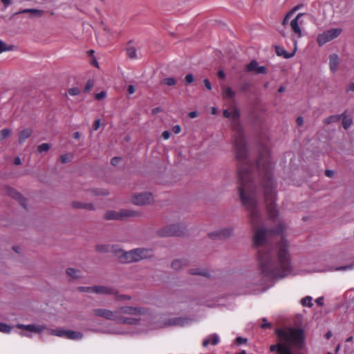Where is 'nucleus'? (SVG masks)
Masks as SVG:
<instances>
[{
	"instance_id": "13",
	"label": "nucleus",
	"mask_w": 354,
	"mask_h": 354,
	"mask_svg": "<svg viewBox=\"0 0 354 354\" xmlns=\"http://www.w3.org/2000/svg\"><path fill=\"white\" fill-rule=\"evenodd\" d=\"M183 227L179 224H174L158 231L160 236H178L182 233Z\"/></svg>"
},
{
	"instance_id": "36",
	"label": "nucleus",
	"mask_w": 354,
	"mask_h": 354,
	"mask_svg": "<svg viewBox=\"0 0 354 354\" xmlns=\"http://www.w3.org/2000/svg\"><path fill=\"white\" fill-rule=\"evenodd\" d=\"M190 273L192 274H198V275H202V276H207V271L203 270H201V269H198V268L192 269L190 270Z\"/></svg>"
},
{
	"instance_id": "24",
	"label": "nucleus",
	"mask_w": 354,
	"mask_h": 354,
	"mask_svg": "<svg viewBox=\"0 0 354 354\" xmlns=\"http://www.w3.org/2000/svg\"><path fill=\"white\" fill-rule=\"evenodd\" d=\"M66 274L72 279H77L81 276V272L79 270L72 268H69L66 270Z\"/></svg>"
},
{
	"instance_id": "23",
	"label": "nucleus",
	"mask_w": 354,
	"mask_h": 354,
	"mask_svg": "<svg viewBox=\"0 0 354 354\" xmlns=\"http://www.w3.org/2000/svg\"><path fill=\"white\" fill-rule=\"evenodd\" d=\"M15 48L14 45H8L3 41L0 39V53L7 51L14 50Z\"/></svg>"
},
{
	"instance_id": "61",
	"label": "nucleus",
	"mask_w": 354,
	"mask_h": 354,
	"mask_svg": "<svg viewBox=\"0 0 354 354\" xmlns=\"http://www.w3.org/2000/svg\"><path fill=\"white\" fill-rule=\"evenodd\" d=\"M350 268H351V266H345V267H340V268H337V270H348V269H350Z\"/></svg>"
},
{
	"instance_id": "29",
	"label": "nucleus",
	"mask_w": 354,
	"mask_h": 354,
	"mask_svg": "<svg viewBox=\"0 0 354 354\" xmlns=\"http://www.w3.org/2000/svg\"><path fill=\"white\" fill-rule=\"evenodd\" d=\"M301 304L304 306L311 307L313 305V298L311 297H310V296H307V297L301 299Z\"/></svg>"
},
{
	"instance_id": "6",
	"label": "nucleus",
	"mask_w": 354,
	"mask_h": 354,
	"mask_svg": "<svg viewBox=\"0 0 354 354\" xmlns=\"http://www.w3.org/2000/svg\"><path fill=\"white\" fill-rule=\"evenodd\" d=\"M187 323H188L187 319H185L183 317H178V318H175V319H169L168 322L166 323H164V324L160 323L156 326H151L149 328V330H153V329H156L158 328H162L165 326H185ZM147 330H149V329L140 327L139 328H137V330L136 331L129 332V331H127L124 329H122L120 327H112L111 326V327H109L106 329H104L102 331L103 333H111V334H127V333H139L145 332Z\"/></svg>"
},
{
	"instance_id": "62",
	"label": "nucleus",
	"mask_w": 354,
	"mask_h": 354,
	"mask_svg": "<svg viewBox=\"0 0 354 354\" xmlns=\"http://www.w3.org/2000/svg\"><path fill=\"white\" fill-rule=\"evenodd\" d=\"M332 337V333L330 331H328L326 334V338L327 339H329Z\"/></svg>"
},
{
	"instance_id": "50",
	"label": "nucleus",
	"mask_w": 354,
	"mask_h": 354,
	"mask_svg": "<svg viewBox=\"0 0 354 354\" xmlns=\"http://www.w3.org/2000/svg\"><path fill=\"white\" fill-rule=\"evenodd\" d=\"M315 302L317 304V305L322 306L324 304V297H319L317 298Z\"/></svg>"
},
{
	"instance_id": "44",
	"label": "nucleus",
	"mask_w": 354,
	"mask_h": 354,
	"mask_svg": "<svg viewBox=\"0 0 354 354\" xmlns=\"http://www.w3.org/2000/svg\"><path fill=\"white\" fill-rule=\"evenodd\" d=\"M100 125H101L100 120H99V119L96 120L93 124V129L94 131H97L100 128Z\"/></svg>"
},
{
	"instance_id": "25",
	"label": "nucleus",
	"mask_w": 354,
	"mask_h": 354,
	"mask_svg": "<svg viewBox=\"0 0 354 354\" xmlns=\"http://www.w3.org/2000/svg\"><path fill=\"white\" fill-rule=\"evenodd\" d=\"M73 207L75 208H83L86 209H93V205L91 203H84L81 202H73Z\"/></svg>"
},
{
	"instance_id": "18",
	"label": "nucleus",
	"mask_w": 354,
	"mask_h": 354,
	"mask_svg": "<svg viewBox=\"0 0 354 354\" xmlns=\"http://www.w3.org/2000/svg\"><path fill=\"white\" fill-rule=\"evenodd\" d=\"M232 233V229L230 227L219 230L209 234L212 238L218 237V239H223L230 236Z\"/></svg>"
},
{
	"instance_id": "28",
	"label": "nucleus",
	"mask_w": 354,
	"mask_h": 354,
	"mask_svg": "<svg viewBox=\"0 0 354 354\" xmlns=\"http://www.w3.org/2000/svg\"><path fill=\"white\" fill-rule=\"evenodd\" d=\"M185 266L184 260H175L172 262L171 266L175 270H178Z\"/></svg>"
},
{
	"instance_id": "5",
	"label": "nucleus",
	"mask_w": 354,
	"mask_h": 354,
	"mask_svg": "<svg viewBox=\"0 0 354 354\" xmlns=\"http://www.w3.org/2000/svg\"><path fill=\"white\" fill-rule=\"evenodd\" d=\"M223 116L227 118H231L233 120V129L234 131L233 136V147L236 159L243 160L247 156V149L242 130L238 124L239 117V111L234 109L233 111L230 113L227 110H225L223 111Z\"/></svg>"
},
{
	"instance_id": "64",
	"label": "nucleus",
	"mask_w": 354,
	"mask_h": 354,
	"mask_svg": "<svg viewBox=\"0 0 354 354\" xmlns=\"http://www.w3.org/2000/svg\"><path fill=\"white\" fill-rule=\"evenodd\" d=\"M348 91H354V82L349 86Z\"/></svg>"
},
{
	"instance_id": "3",
	"label": "nucleus",
	"mask_w": 354,
	"mask_h": 354,
	"mask_svg": "<svg viewBox=\"0 0 354 354\" xmlns=\"http://www.w3.org/2000/svg\"><path fill=\"white\" fill-rule=\"evenodd\" d=\"M145 309L131 306H122L115 311L104 308H96L93 310L95 316L113 320L118 324L135 326L144 325L145 320L142 317L145 316Z\"/></svg>"
},
{
	"instance_id": "2",
	"label": "nucleus",
	"mask_w": 354,
	"mask_h": 354,
	"mask_svg": "<svg viewBox=\"0 0 354 354\" xmlns=\"http://www.w3.org/2000/svg\"><path fill=\"white\" fill-rule=\"evenodd\" d=\"M257 168L260 174L263 176L262 186L264 189L268 213L270 218H274L277 215V210L274 205L275 187L271 176L272 162L267 149L261 153L257 160Z\"/></svg>"
},
{
	"instance_id": "59",
	"label": "nucleus",
	"mask_w": 354,
	"mask_h": 354,
	"mask_svg": "<svg viewBox=\"0 0 354 354\" xmlns=\"http://www.w3.org/2000/svg\"><path fill=\"white\" fill-rule=\"evenodd\" d=\"M14 162H15V165H19L21 163V159H20L19 157H17V158H16L15 159Z\"/></svg>"
},
{
	"instance_id": "9",
	"label": "nucleus",
	"mask_w": 354,
	"mask_h": 354,
	"mask_svg": "<svg viewBox=\"0 0 354 354\" xmlns=\"http://www.w3.org/2000/svg\"><path fill=\"white\" fill-rule=\"evenodd\" d=\"M16 326L18 328L24 330L23 331L19 333V335L21 337H31L32 335L31 333H37V334H41L45 330H47L49 333V330L50 328H48L46 325H41V324H28V325H24L21 324H18L16 325Z\"/></svg>"
},
{
	"instance_id": "17",
	"label": "nucleus",
	"mask_w": 354,
	"mask_h": 354,
	"mask_svg": "<svg viewBox=\"0 0 354 354\" xmlns=\"http://www.w3.org/2000/svg\"><path fill=\"white\" fill-rule=\"evenodd\" d=\"M339 58L335 53L331 54L329 57V69L331 73H335L338 70Z\"/></svg>"
},
{
	"instance_id": "40",
	"label": "nucleus",
	"mask_w": 354,
	"mask_h": 354,
	"mask_svg": "<svg viewBox=\"0 0 354 354\" xmlns=\"http://www.w3.org/2000/svg\"><path fill=\"white\" fill-rule=\"evenodd\" d=\"M71 158H72L71 154H64V155H62L60 158L61 161L64 163L69 162L71 160Z\"/></svg>"
},
{
	"instance_id": "47",
	"label": "nucleus",
	"mask_w": 354,
	"mask_h": 354,
	"mask_svg": "<svg viewBox=\"0 0 354 354\" xmlns=\"http://www.w3.org/2000/svg\"><path fill=\"white\" fill-rule=\"evenodd\" d=\"M172 131H173V132H174V133L178 134V133H179L180 132V131H181V127H180V125L176 124V125H175V126H174V127H173V128H172Z\"/></svg>"
},
{
	"instance_id": "46",
	"label": "nucleus",
	"mask_w": 354,
	"mask_h": 354,
	"mask_svg": "<svg viewBox=\"0 0 354 354\" xmlns=\"http://www.w3.org/2000/svg\"><path fill=\"white\" fill-rule=\"evenodd\" d=\"M120 162V158H118V157H114L111 160V164L114 166L118 165Z\"/></svg>"
},
{
	"instance_id": "53",
	"label": "nucleus",
	"mask_w": 354,
	"mask_h": 354,
	"mask_svg": "<svg viewBox=\"0 0 354 354\" xmlns=\"http://www.w3.org/2000/svg\"><path fill=\"white\" fill-rule=\"evenodd\" d=\"M246 342V339H243V338H242L241 337H239L236 338V342L239 344H242L243 342Z\"/></svg>"
},
{
	"instance_id": "52",
	"label": "nucleus",
	"mask_w": 354,
	"mask_h": 354,
	"mask_svg": "<svg viewBox=\"0 0 354 354\" xmlns=\"http://www.w3.org/2000/svg\"><path fill=\"white\" fill-rule=\"evenodd\" d=\"M325 174L328 177H331L333 175V171L329 170V169H326L325 171Z\"/></svg>"
},
{
	"instance_id": "39",
	"label": "nucleus",
	"mask_w": 354,
	"mask_h": 354,
	"mask_svg": "<svg viewBox=\"0 0 354 354\" xmlns=\"http://www.w3.org/2000/svg\"><path fill=\"white\" fill-rule=\"evenodd\" d=\"M293 15V11H289L286 15V16L284 17L283 19V21H282V25L283 26H286L288 22V20L290 19V17Z\"/></svg>"
},
{
	"instance_id": "1",
	"label": "nucleus",
	"mask_w": 354,
	"mask_h": 354,
	"mask_svg": "<svg viewBox=\"0 0 354 354\" xmlns=\"http://www.w3.org/2000/svg\"><path fill=\"white\" fill-rule=\"evenodd\" d=\"M248 165L240 167L238 170L239 194L242 205L249 213V219L254 230L253 243L259 247L271 237L280 239L275 249L259 250L258 260L261 274L269 279L282 278L291 272L288 243L284 239L285 227L280 223L275 230H266L261 225V217L257 208L256 192L251 183Z\"/></svg>"
},
{
	"instance_id": "35",
	"label": "nucleus",
	"mask_w": 354,
	"mask_h": 354,
	"mask_svg": "<svg viewBox=\"0 0 354 354\" xmlns=\"http://www.w3.org/2000/svg\"><path fill=\"white\" fill-rule=\"evenodd\" d=\"M42 11L37 9H24L19 12V13H34L40 16L42 14Z\"/></svg>"
},
{
	"instance_id": "11",
	"label": "nucleus",
	"mask_w": 354,
	"mask_h": 354,
	"mask_svg": "<svg viewBox=\"0 0 354 354\" xmlns=\"http://www.w3.org/2000/svg\"><path fill=\"white\" fill-rule=\"evenodd\" d=\"M49 334L57 337H66L70 339H80L83 337V335L80 332L66 330L61 328L49 330Z\"/></svg>"
},
{
	"instance_id": "56",
	"label": "nucleus",
	"mask_w": 354,
	"mask_h": 354,
	"mask_svg": "<svg viewBox=\"0 0 354 354\" xmlns=\"http://www.w3.org/2000/svg\"><path fill=\"white\" fill-rule=\"evenodd\" d=\"M5 6H8L11 3V0H1Z\"/></svg>"
},
{
	"instance_id": "54",
	"label": "nucleus",
	"mask_w": 354,
	"mask_h": 354,
	"mask_svg": "<svg viewBox=\"0 0 354 354\" xmlns=\"http://www.w3.org/2000/svg\"><path fill=\"white\" fill-rule=\"evenodd\" d=\"M198 115V113L196 111H192L189 113V116L191 118H196Z\"/></svg>"
},
{
	"instance_id": "33",
	"label": "nucleus",
	"mask_w": 354,
	"mask_h": 354,
	"mask_svg": "<svg viewBox=\"0 0 354 354\" xmlns=\"http://www.w3.org/2000/svg\"><path fill=\"white\" fill-rule=\"evenodd\" d=\"M162 82L167 86H174L176 84V80L173 77L165 78L162 80Z\"/></svg>"
},
{
	"instance_id": "51",
	"label": "nucleus",
	"mask_w": 354,
	"mask_h": 354,
	"mask_svg": "<svg viewBox=\"0 0 354 354\" xmlns=\"http://www.w3.org/2000/svg\"><path fill=\"white\" fill-rule=\"evenodd\" d=\"M128 92L129 94H133L135 92V88L133 85H130L128 87Z\"/></svg>"
},
{
	"instance_id": "16",
	"label": "nucleus",
	"mask_w": 354,
	"mask_h": 354,
	"mask_svg": "<svg viewBox=\"0 0 354 354\" xmlns=\"http://www.w3.org/2000/svg\"><path fill=\"white\" fill-rule=\"evenodd\" d=\"M248 72H254L256 74H265L267 73V69L263 66H259L256 60H252L246 66Z\"/></svg>"
},
{
	"instance_id": "49",
	"label": "nucleus",
	"mask_w": 354,
	"mask_h": 354,
	"mask_svg": "<svg viewBox=\"0 0 354 354\" xmlns=\"http://www.w3.org/2000/svg\"><path fill=\"white\" fill-rule=\"evenodd\" d=\"M162 137L165 140H168L170 138V133L168 131H164L162 133Z\"/></svg>"
},
{
	"instance_id": "20",
	"label": "nucleus",
	"mask_w": 354,
	"mask_h": 354,
	"mask_svg": "<svg viewBox=\"0 0 354 354\" xmlns=\"http://www.w3.org/2000/svg\"><path fill=\"white\" fill-rule=\"evenodd\" d=\"M276 51L278 55L283 56L285 58H290L295 54L297 51V46H294V48L291 53H287L284 49L280 47L276 48Z\"/></svg>"
},
{
	"instance_id": "58",
	"label": "nucleus",
	"mask_w": 354,
	"mask_h": 354,
	"mask_svg": "<svg viewBox=\"0 0 354 354\" xmlns=\"http://www.w3.org/2000/svg\"><path fill=\"white\" fill-rule=\"evenodd\" d=\"M248 86H249V84H243V85L241 87V91H244L247 90V89H248Z\"/></svg>"
},
{
	"instance_id": "37",
	"label": "nucleus",
	"mask_w": 354,
	"mask_h": 354,
	"mask_svg": "<svg viewBox=\"0 0 354 354\" xmlns=\"http://www.w3.org/2000/svg\"><path fill=\"white\" fill-rule=\"evenodd\" d=\"M50 149V145L48 143H43L38 146L37 150L39 153H43L44 151H48Z\"/></svg>"
},
{
	"instance_id": "60",
	"label": "nucleus",
	"mask_w": 354,
	"mask_h": 354,
	"mask_svg": "<svg viewBox=\"0 0 354 354\" xmlns=\"http://www.w3.org/2000/svg\"><path fill=\"white\" fill-rule=\"evenodd\" d=\"M117 299H129L130 297L127 295H120V296L118 297Z\"/></svg>"
},
{
	"instance_id": "30",
	"label": "nucleus",
	"mask_w": 354,
	"mask_h": 354,
	"mask_svg": "<svg viewBox=\"0 0 354 354\" xmlns=\"http://www.w3.org/2000/svg\"><path fill=\"white\" fill-rule=\"evenodd\" d=\"M11 329H12V328L10 326H9L6 324L0 322V332H2L3 333H10L11 331Z\"/></svg>"
},
{
	"instance_id": "22",
	"label": "nucleus",
	"mask_w": 354,
	"mask_h": 354,
	"mask_svg": "<svg viewBox=\"0 0 354 354\" xmlns=\"http://www.w3.org/2000/svg\"><path fill=\"white\" fill-rule=\"evenodd\" d=\"M8 194L12 198L17 199L19 201L21 204H23V202L24 201V198L22 197V196L17 192L15 189L12 188H8Z\"/></svg>"
},
{
	"instance_id": "38",
	"label": "nucleus",
	"mask_w": 354,
	"mask_h": 354,
	"mask_svg": "<svg viewBox=\"0 0 354 354\" xmlns=\"http://www.w3.org/2000/svg\"><path fill=\"white\" fill-rule=\"evenodd\" d=\"M68 93L71 96H75L80 93V89L78 87H73L68 89Z\"/></svg>"
},
{
	"instance_id": "55",
	"label": "nucleus",
	"mask_w": 354,
	"mask_h": 354,
	"mask_svg": "<svg viewBox=\"0 0 354 354\" xmlns=\"http://www.w3.org/2000/svg\"><path fill=\"white\" fill-rule=\"evenodd\" d=\"M218 77L223 79L225 77V74L223 71L221 70L218 72Z\"/></svg>"
},
{
	"instance_id": "7",
	"label": "nucleus",
	"mask_w": 354,
	"mask_h": 354,
	"mask_svg": "<svg viewBox=\"0 0 354 354\" xmlns=\"http://www.w3.org/2000/svg\"><path fill=\"white\" fill-rule=\"evenodd\" d=\"M305 15L304 13H299L297 15L290 21V26L292 32L291 39L294 46H297V40L303 36L302 27L304 24L302 17Z\"/></svg>"
},
{
	"instance_id": "48",
	"label": "nucleus",
	"mask_w": 354,
	"mask_h": 354,
	"mask_svg": "<svg viewBox=\"0 0 354 354\" xmlns=\"http://www.w3.org/2000/svg\"><path fill=\"white\" fill-rule=\"evenodd\" d=\"M203 83L205 86V87L208 89V90H212V85H211V83L209 82V81L207 80V79H205L203 80Z\"/></svg>"
},
{
	"instance_id": "14",
	"label": "nucleus",
	"mask_w": 354,
	"mask_h": 354,
	"mask_svg": "<svg viewBox=\"0 0 354 354\" xmlns=\"http://www.w3.org/2000/svg\"><path fill=\"white\" fill-rule=\"evenodd\" d=\"M82 291L93 292L97 294H113L114 291L110 288L105 286L82 287Z\"/></svg>"
},
{
	"instance_id": "8",
	"label": "nucleus",
	"mask_w": 354,
	"mask_h": 354,
	"mask_svg": "<svg viewBox=\"0 0 354 354\" xmlns=\"http://www.w3.org/2000/svg\"><path fill=\"white\" fill-rule=\"evenodd\" d=\"M152 252L150 250L145 248H137L124 252L122 254V261L125 263H130L133 261H138L141 259L150 257Z\"/></svg>"
},
{
	"instance_id": "34",
	"label": "nucleus",
	"mask_w": 354,
	"mask_h": 354,
	"mask_svg": "<svg viewBox=\"0 0 354 354\" xmlns=\"http://www.w3.org/2000/svg\"><path fill=\"white\" fill-rule=\"evenodd\" d=\"M10 133L11 130L9 129H3L1 131H0V140L6 138L8 136H10Z\"/></svg>"
},
{
	"instance_id": "26",
	"label": "nucleus",
	"mask_w": 354,
	"mask_h": 354,
	"mask_svg": "<svg viewBox=\"0 0 354 354\" xmlns=\"http://www.w3.org/2000/svg\"><path fill=\"white\" fill-rule=\"evenodd\" d=\"M223 95L225 98H233L236 95V92L230 87H223Z\"/></svg>"
},
{
	"instance_id": "19",
	"label": "nucleus",
	"mask_w": 354,
	"mask_h": 354,
	"mask_svg": "<svg viewBox=\"0 0 354 354\" xmlns=\"http://www.w3.org/2000/svg\"><path fill=\"white\" fill-rule=\"evenodd\" d=\"M220 342V337L218 335L214 333L205 339L203 342V346H207L209 344L216 345Z\"/></svg>"
},
{
	"instance_id": "27",
	"label": "nucleus",
	"mask_w": 354,
	"mask_h": 354,
	"mask_svg": "<svg viewBox=\"0 0 354 354\" xmlns=\"http://www.w3.org/2000/svg\"><path fill=\"white\" fill-rule=\"evenodd\" d=\"M342 115H335L329 116L328 118L325 119L324 122L326 124H330L333 122H337L342 119Z\"/></svg>"
},
{
	"instance_id": "31",
	"label": "nucleus",
	"mask_w": 354,
	"mask_h": 354,
	"mask_svg": "<svg viewBox=\"0 0 354 354\" xmlns=\"http://www.w3.org/2000/svg\"><path fill=\"white\" fill-rule=\"evenodd\" d=\"M342 118L343 117V122H342V124H343V127L345 129H348L351 123H352V120L351 118H348L346 116H345L344 115H342Z\"/></svg>"
},
{
	"instance_id": "10",
	"label": "nucleus",
	"mask_w": 354,
	"mask_h": 354,
	"mask_svg": "<svg viewBox=\"0 0 354 354\" xmlns=\"http://www.w3.org/2000/svg\"><path fill=\"white\" fill-rule=\"evenodd\" d=\"M341 28H332L317 35V42L319 46L337 38L342 33Z\"/></svg>"
},
{
	"instance_id": "15",
	"label": "nucleus",
	"mask_w": 354,
	"mask_h": 354,
	"mask_svg": "<svg viewBox=\"0 0 354 354\" xmlns=\"http://www.w3.org/2000/svg\"><path fill=\"white\" fill-rule=\"evenodd\" d=\"M152 196L150 193H141L136 195L133 198V203L137 205H143L149 203Z\"/></svg>"
},
{
	"instance_id": "21",
	"label": "nucleus",
	"mask_w": 354,
	"mask_h": 354,
	"mask_svg": "<svg viewBox=\"0 0 354 354\" xmlns=\"http://www.w3.org/2000/svg\"><path fill=\"white\" fill-rule=\"evenodd\" d=\"M32 134V130L30 129H26L20 131L19 134V142H24L27 138H28Z\"/></svg>"
},
{
	"instance_id": "57",
	"label": "nucleus",
	"mask_w": 354,
	"mask_h": 354,
	"mask_svg": "<svg viewBox=\"0 0 354 354\" xmlns=\"http://www.w3.org/2000/svg\"><path fill=\"white\" fill-rule=\"evenodd\" d=\"M297 122L298 125H299V126L302 125V124L304 122L303 118L301 117L297 118Z\"/></svg>"
},
{
	"instance_id": "32",
	"label": "nucleus",
	"mask_w": 354,
	"mask_h": 354,
	"mask_svg": "<svg viewBox=\"0 0 354 354\" xmlns=\"http://www.w3.org/2000/svg\"><path fill=\"white\" fill-rule=\"evenodd\" d=\"M127 53L131 59L136 58V50L134 47H129L127 49Z\"/></svg>"
},
{
	"instance_id": "45",
	"label": "nucleus",
	"mask_w": 354,
	"mask_h": 354,
	"mask_svg": "<svg viewBox=\"0 0 354 354\" xmlns=\"http://www.w3.org/2000/svg\"><path fill=\"white\" fill-rule=\"evenodd\" d=\"M186 82L187 84H191L194 81V77L192 74H187L186 76H185V78Z\"/></svg>"
},
{
	"instance_id": "43",
	"label": "nucleus",
	"mask_w": 354,
	"mask_h": 354,
	"mask_svg": "<svg viewBox=\"0 0 354 354\" xmlns=\"http://www.w3.org/2000/svg\"><path fill=\"white\" fill-rule=\"evenodd\" d=\"M93 192L95 195H106L108 194L107 191L104 189H95Z\"/></svg>"
},
{
	"instance_id": "63",
	"label": "nucleus",
	"mask_w": 354,
	"mask_h": 354,
	"mask_svg": "<svg viewBox=\"0 0 354 354\" xmlns=\"http://www.w3.org/2000/svg\"><path fill=\"white\" fill-rule=\"evenodd\" d=\"M74 138L79 139L80 137V134L79 132H75L73 135Z\"/></svg>"
},
{
	"instance_id": "12",
	"label": "nucleus",
	"mask_w": 354,
	"mask_h": 354,
	"mask_svg": "<svg viewBox=\"0 0 354 354\" xmlns=\"http://www.w3.org/2000/svg\"><path fill=\"white\" fill-rule=\"evenodd\" d=\"M137 212L129 209H122L120 211H109L105 214V218L106 219H116V220H123L128 217L136 216H137Z\"/></svg>"
},
{
	"instance_id": "42",
	"label": "nucleus",
	"mask_w": 354,
	"mask_h": 354,
	"mask_svg": "<svg viewBox=\"0 0 354 354\" xmlns=\"http://www.w3.org/2000/svg\"><path fill=\"white\" fill-rule=\"evenodd\" d=\"M106 96V93L105 91H101L95 95V98L97 100H101L104 99Z\"/></svg>"
},
{
	"instance_id": "41",
	"label": "nucleus",
	"mask_w": 354,
	"mask_h": 354,
	"mask_svg": "<svg viewBox=\"0 0 354 354\" xmlns=\"http://www.w3.org/2000/svg\"><path fill=\"white\" fill-rule=\"evenodd\" d=\"M93 86V82L91 80L87 81L85 87H84V91L88 92L89 91Z\"/></svg>"
},
{
	"instance_id": "4",
	"label": "nucleus",
	"mask_w": 354,
	"mask_h": 354,
	"mask_svg": "<svg viewBox=\"0 0 354 354\" xmlns=\"http://www.w3.org/2000/svg\"><path fill=\"white\" fill-rule=\"evenodd\" d=\"M278 343L271 345L270 351H277L278 354H292L291 346H300L303 341V331L292 328H278L276 330Z\"/></svg>"
}]
</instances>
